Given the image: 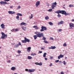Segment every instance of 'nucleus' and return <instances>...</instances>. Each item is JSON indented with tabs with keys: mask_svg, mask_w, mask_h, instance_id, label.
Wrapping results in <instances>:
<instances>
[{
	"mask_svg": "<svg viewBox=\"0 0 74 74\" xmlns=\"http://www.w3.org/2000/svg\"><path fill=\"white\" fill-rule=\"evenodd\" d=\"M35 34H36V35L34 36V40H36V39L38 37H39V38H40V37H43V36H44V34H43V33H41L40 32H35Z\"/></svg>",
	"mask_w": 74,
	"mask_h": 74,
	"instance_id": "nucleus-1",
	"label": "nucleus"
},
{
	"mask_svg": "<svg viewBox=\"0 0 74 74\" xmlns=\"http://www.w3.org/2000/svg\"><path fill=\"white\" fill-rule=\"evenodd\" d=\"M22 43H26V42H29L30 39L27 38L26 37H24V40H21Z\"/></svg>",
	"mask_w": 74,
	"mask_h": 74,
	"instance_id": "nucleus-2",
	"label": "nucleus"
},
{
	"mask_svg": "<svg viewBox=\"0 0 74 74\" xmlns=\"http://www.w3.org/2000/svg\"><path fill=\"white\" fill-rule=\"evenodd\" d=\"M1 34L2 35L1 38H2V39H4L5 38V37H7V35L5 34L3 32H1Z\"/></svg>",
	"mask_w": 74,
	"mask_h": 74,
	"instance_id": "nucleus-3",
	"label": "nucleus"
},
{
	"mask_svg": "<svg viewBox=\"0 0 74 74\" xmlns=\"http://www.w3.org/2000/svg\"><path fill=\"white\" fill-rule=\"evenodd\" d=\"M17 16L16 17V19L17 20H19V16H22V14H21L18 13L16 14Z\"/></svg>",
	"mask_w": 74,
	"mask_h": 74,
	"instance_id": "nucleus-4",
	"label": "nucleus"
},
{
	"mask_svg": "<svg viewBox=\"0 0 74 74\" xmlns=\"http://www.w3.org/2000/svg\"><path fill=\"white\" fill-rule=\"evenodd\" d=\"M69 29H73V28H74V24L73 23H70L69 24Z\"/></svg>",
	"mask_w": 74,
	"mask_h": 74,
	"instance_id": "nucleus-5",
	"label": "nucleus"
},
{
	"mask_svg": "<svg viewBox=\"0 0 74 74\" xmlns=\"http://www.w3.org/2000/svg\"><path fill=\"white\" fill-rule=\"evenodd\" d=\"M41 28V29L40 30L41 32H44V30H47V28L45 27L42 26Z\"/></svg>",
	"mask_w": 74,
	"mask_h": 74,
	"instance_id": "nucleus-6",
	"label": "nucleus"
},
{
	"mask_svg": "<svg viewBox=\"0 0 74 74\" xmlns=\"http://www.w3.org/2000/svg\"><path fill=\"white\" fill-rule=\"evenodd\" d=\"M8 13L9 14H10L11 15H13V14H14L15 13V12H14V11H8Z\"/></svg>",
	"mask_w": 74,
	"mask_h": 74,
	"instance_id": "nucleus-7",
	"label": "nucleus"
},
{
	"mask_svg": "<svg viewBox=\"0 0 74 74\" xmlns=\"http://www.w3.org/2000/svg\"><path fill=\"white\" fill-rule=\"evenodd\" d=\"M0 3L1 5H4V4H7V3L6 2H4L3 1H1L0 2Z\"/></svg>",
	"mask_w": 74,
	"mask_h": 74,
	"instance_id": "nucleus-8",
	"label": "nucleus"
},
{
	"mask_svg": "<svg viewBox=\"0 0 74 74\" xmlns=\"http://www.w3.org/2000/svg\"><path fill=\"white\" fill-rule=\"evenodd\" d=\"M64 56V55L60 54V55L58 56V59H60V58H63Z\"/></svg>",
	"mask_w": 74,
	"mask_h": 74,
	"instance_id": "nucleus-9",
	"label": "nucleus"
},
{
	"mask_svg": "<svg viewBox=\"0 0 74 74\" xmlns=\"http://www.w3.org/2000/svg\"><path fill=\"white\" fill-rule=\"evenodd\" d=\"M66 12L65 10H61V14H62L63 15H65L66 14Z\"/></svg>",
	"mask_w": 74,
	"mask_h": 74,
	"instance_id": "nucleus-10",
	"label": "nucleus"
},
{
	"mask_svg": "<svg viewBox=\"0 0 74 74\" xmlns=\"http://www.w3.org/2000/svg\"><path fill=\"white\" fill-rule=\"evenodd\" d=\"M56 48V47L51 46V47H49V49H54Z\"/></svg>",
	"mask_w": 74,
	"mask_h": 74,
	"instance_id": "nucleus-11",
	"label": "nucleus"
},
{
	"mask_svg": "<svg viewBox=\"0 0 74 74\" xmlns=\"http://www.w3.org/2000/svg\"><path fill=\"white\" fill-rule=\"evenodd\" d=\"M16 69V68L15 67H12L11 68V70L12 71H15Z\"/></svg>",
	"mask_w": 74,
	"mask_h": 74,
	"instance_id": "nucleus-12",
	"label": "nucleus"
},
{
	"mask_svg": "<svg viewBox=\"0 0 74 74\" xmlns=\"http://www.w3.org/2000/svg\"><path fill=\"white\" fill-rule=\"evenodd\" d=\"M35 69H29V72L32 73V72H34L35 71Z\"/></svg>",
	"mask_w": 74,
	"mask_h": 74,
	"instance_id": "nucleus-13",
	"label": "nucleus"
},
{
	"mask_svg": "<svg viewBox=\"0 0 74 74\" xmlns=\"http://www.w3.org/2000/svg\"><path fill=\"white\" fill-rule=\"evenodd\" d=\"M63 23V21H61L58 23V25H62Z\"/></svg>",
	"mask_w": 74,
	"mask_h": 74,
	"instance_id": "nucleus-14",
	"label": "nucleus"
},
{
	"mask_svg": "<svg viewBox=\"0 0 74 74\" xmlns=\"http://www.w3.org/2000/svg\"><path fill=\"white\" fill-rule=\"evenodd\" d=\"M2 29H5V25L2 23L1 25Z\"/></svg>",
	"mask_w": 74,
	"mask_h": 74,
	"instance_id": "nucleus-15",
	"label": "nucleus"
},
{
	"mask_svg": "<svg viewBox=\"0 0 74 74\" xmlns=\"http://www.w3.org/2000/svg\"><path fill=\"white\" fill-rule=\"evenodd\" d=\"M55 13H56L57 14H59L60 13H61V10H58L57 11H56L55 12Z\"/></svg>",
	"mask_w": 74,
	"mask_h": 74,
	"instance_id": "nucleus-16",
	"label": "nucleus"
},
{
	"mask_svg": "<svg viewBox=\"0 0 74 74\" xmlns=\"http://www.w3.org/2000/svg\"><path fill=\"white\" fill-rule=\"evenodd\" d=\"M21 25H24V26H26L27 24L26 23L23 22L21 23Z\"/></svg>",
	"mask_w": 74,
	"mask_h": 74,
	"instance_id": "nucleus-17",
	"label": "nucleus"
},
{
	"mask_svg": "<svg viewBox=\"0 0 74 74\" xmlns=\"http://www.w3.org/2000/svg\"><path fill=\"white\" fill-rule=\"evenodd\" d=\"M21 28L23 30H24V31H25V30H26V27H25L23 26H22Z\"/></svg>",
	"mask_w": 74,
	"mask_h": 74,
	"instance_id": "nucleus-18",
	"label": "nucleus"
},
{
	"mask_svg": "<svg viewBox=\"0 0 74 74\" xmlns=\"http://www.w3.org/2000/svg\"><path fill=\"white\" fill-rule=\"evenodd\" d=\"M30 49H31V47H29L27 48V51H28V52H30Z\"/></svg>",
	"mask_w": 74,
	"mask_h": 74,
	"instance_id": "nucleus-19",
	"label": "nucleus"
},
{
	"mask_svg": "<svg viewBox=\"0 0 74 74\" xmlns=\"http://www.w3.org/2000/svg\"><path fill=\"white\" fill-rule=\"evenodd\" d=\"M19 29H20L19 28H16V29H14V32H18V31L19 30Z\"/></svg>",
	"mask_w": 74,
	"mask_h": 74,
	"instance_id": "nucleus-20",
	"label": "nucleus"
},
{
	"mask_svg": "<svg viewBox=\"0 0 74 74\" xmlns=\"http://www.w3.org/2000/svg\"><path fill=\"white\" fill-rule=\"evenodd\" d=\"M40 2L39 1H38L36 3V5H40Z\"/></svg>",
	"mask_w": 74,
	"mask_h": 74,
	"instance_id": "nucleus-21",
	"label": "nucleus"
},
{
	"mask_svg": "<svg viewBox=\"0 0 74 74\" xmlns=\"http://www.w3.org/2000/svg\"><path fill=\"white\" fill-rule=\"evenodd\" d=\"M56 5H51V7L52 8V9H54L55 8V7H56Z\"/></svg>",
	"mask_w": 74,
	"mask_h": 74,
	"instance_id": "nucleus-22",
	"label": "nucleus"
},
{
	"mask_svg": "<svg viewBox=\"0 0 74 74\" xmlns=\"http://www.w3.org/2000/svg\"><path fill=\"white\" fill-rule=\"evenodd\" d=\"M19 47V46L17 44H16L14 45V48H18Z\"/></svg>",
	"mask_w": 74,
	"mask_h": 74,
	"instance_id": "nucleus-23",
	"label": "nucleus"
},
{
	"mask_svg": "<svg viewBox=\"0 0 74 74\" xmlns=\"http://www.w3.org/2000/svg\"><path fill=\"white\" fill-rule=\"evenodd\" d=\"M47 55V53H45L43 55V57L44 58H45L46 57V55Z\"/></svg>",
	"mask_w": 74,
	"mask_h": 74,
	"instance_id": "nucleus-24",
	"label": "nucleus"
},
{
	"mask_svg": "<svg viewBox=\"0 0 74 74\" xmlns=\"http://www.w3.org/2000/svg\"><path fill=\"white\" fill-rule=\"evenodd\" d=\"M69 7H74V5L70 4L69 5Z\"/></svg>",
	"mask_w": 74,
	"mask_h": 74,
	"instance_id": "nucleus-25",
	"label": "nucleus"
},
{
	"mask_svg": "<svg viewBox=\"0 0 74 74\" xmlns=\"http://www.w3.org/2000/svg\"><path fill=\"white\" fill-rule=\"evenodd\" d=\"M31 56H35V55H36V53H31Z\"/></svg>",
	"mask_w": 74,
	"mask_h": 74,
	"instance_id": "nucleus-26",
	"label": "nucleus"
},
{
	"mask_svg": "<svg viewBox=\"0 0 74 74\" xmlns=\"http://www.w3.org/2000/svg\"><path fill=\"white\" fill-rule=\"evenodd\" d=\"M45 19L46 20H48V19H49V17L48 16H46L45 17Z\"/></svg>",
	"mask_w": 74,
	"mask_h": 74,
	"instance_id": "nucleus-27",
	"label": "nucleus"
},
{
	"mask_svg": "<svg viewBox=\"0 0 74 74\" xmlns=\"http://www.w3.org/2000/svg\"><path fill=\"white\" fill-rule=\"evenodd\" d=\"M52 4L54 5H56H56H57V3H56V2H55L54 3H52Z\"/></svg>",
	"mask_w": 74,
	"mask_h": 74,
	"instance_id": "nucleus-28",
	"label": "nucleus"
},
{
	"mask_svg": "<svg viewBox=\"0 0 74 74\" xmlns=\"http://www.w3.org/2000/svg\"><path fill=\"white\" fill-rule=\"evenodd\" d=\"M42 37H43L42 38V40H46V39H47V38H45V37H44V36H42Z\"/></svg>",
	"mask_w": 74,
	"mask_h": 74,
	"instance_id": "nucleus-29",
	"label": "nucleus"
},
{
	"mask_svg": "<svg viewBox=\"0 0 74 74\" xmlns=\"http://www.w3.org/2000/svg\"><path fill=\"white\" fill-rule=\"evenodd\" d=\"M49 25H51V26H52V25H53V23L51 22H49Z\"/></svg>",
	"mask_w": 74,
	"mask_h": 74,
	"instance_id": "nucleus-30",
	"label": "nucleus"
},
{
	"mask_svg": "<svg viewBox=\"0 0 74 74\" xmlns=\"http://www.w3.org/2000/svg\"><path fill=\"white\" fill-rule=\"evenodd\" d=\"M43 42L45 43L46 44H47L48 43V41H47L46 40H45Z\"/></svg>",
	"mask_w": 74,
	"mask_h": 74,
	"instance_id": "nucleus-31",
	"label": "nucleus"
},
{
	"mask_svg": "<svg viewBox=\"0 0 74 74\" xmlns=\"http://www.w3.org/2000/svg\"><path fill=\"white\" fill-rule=\"evenodd\" d=\"M28 59H32V57L30 56H28Z\"/></svg>",
	"mask_w": 74,
	"mask_h": 74,
	"instance_id": "nucleus-32",
	"label": "nucleus"
},
{
	"mask_svg": "<svg viewBox=\"0 0 74 74\" xmlns=\"http://www.w3.org/2000/svg\"><path fill=\"white\" fill-rule=\"evenodd\" d=\"M38 65L40 66H42V63L41 62H40V63H38Z\"/></svg>",
	"mask_w": 74,
	"mask_h": 74,
	"instance_id": "nucleus-33",
	"label": "nucleus"
},
{
	"mask_svg": "<svg viewBox=\"0 0 74 74\" xmlns=\"http://www.w3.org/2000/svg\"><path fill=\"white\" fill-rule=\"evenodd\" d=\"M63 47H66L67 46V44H66V43H64L63 44Z\"/></svg>",
	"mask_w": 74,
	"mask_h": 74,
	"instance_id": "nucleus-34",
	"label": "nucleus"
},
{
	"mask_svg": "<svg viewBox=\"0 0 74 74\" xmlns=\"http://www.w3.org/2000/svg\"><path fill=\"white\" fill-rule=\"evenodd\" d=\"M33 18V14H31V16H29V19H31Z\"/></svg>",
	"mask_w": 74,
	"mask_h": 74,
	"instance_id": "nucleus-35",
	"label": "nucleus"
},
{
	"mask_svg": "<svg viewBox=\"0 0 74 74\" xmlns=\"http://www.w3.org/2000/svg\"><path fill=\"white\" fill-rule=\"evenodd\" d=\"M52 8H51L49 10H48L47 11L49 12H51V11H52Z\"/></svg>",
	"mask_w": 74,
	"mask_h": 74,
	"instance_id": "nucleus-36",
	"label": "nucleus"
},
{
	"mask_svg": "<svg viewBox=\"0 0 74 74\" xmlns=\"http://www.w3.org/2000/svg\"><path fill=\"white\" fill-rule=\"evenodd\" d=\"M21 8V6L20 5H18V7L17 8V10H19V9H20Z\"/></svg>",
	"mask_w": 74,
	"mask_h": 74,
	"instance_id": "nucleus-37",
	"label": "nucleus"
},
{
	"mask_svg": "<svg viewBox=\"0 0 74 74\" xmlns=\"http://www.w3.org/2000/svg\"><path fill=\"white\" fill-rule=\"evenodd\" d=\"M17 45H18V46H19V45H21V42H18V44H17Z\"/></svg>",
	"mask_w": 74,
	"mask_h": 74,
	"instance_id": "nucleus-38",
	"label": "nucleus"
},
{
	"mask_svg": "<svg viewBox=\"0 0 74 74\" xmlns=\"http://www.w3.org/2000/svg\"><path fill=\"white\" fill-rule=\"evenodd\" d=\"M62 29H58V32H62Z\"/></svg>",
	"mask_w": 74,
	"mask_h": 74,
	"instance_id": "nucleus-39",
	"label": "nucleus"
},
{
	"mask_svg": "<svg viewBox=\"0 0 74 74\" xmlns=\"http://www.w3.org/2000/svg\"><path fill=\"white\" fill-rule=\"evenodd\" d=\"M64 63L63 64H64V65H66V62H65V61H63Z\"/></svg>",
	"mask_w": 74,
	"mask_h": 74,
	"instance_id": "nucleus-40",
	"label": "nucleus"
},
{
	"mask_svg": "<svg viewBox=\"0 0 74 74\" xmlns=\"http://www.w3.org/2000/svg\"><path fill=\"white\" fill-rule=\"evenodd\" d=\"M57 16L58 17V18H60V17L61 16V15H60V14H58L57 15Z\"/></svg>",
	"mask_w": 74,
	"mask_h": 74,
	"instance_id": "nucleus-41",
	"label": "nucleus"
},
{
	"mask_svg": "<svg viewBox=\"0 0 74 74\" xmlns=\"http://www.w3.org/2000/svg\"><path fill=\"white\" fill-rule=\"evenodd\" d=\"M65 16H67V15H70V13H66H66L65 14Z\"/></svg>",
	"mask_w": 74,
	"mask_h": 74,
	"instance_id": "nucleus-42",
	"label": "nucleus"
},
{
	"mask_svg": "<svg viewBox=\"0 0 74 74\" xmlns=\"http://www.w3.org/2000/svg\"><path fill=\"white\" fill-rule=\"evenodd\" d=\"M25 71H28V73H29V70L27 69H25Z\"/></svg>",
	"mask_w": 74,
	"mask_h": 74,
	"instance_id": "nucleus-43",
	"label": "nucleus"
},
{
	"mask_svg": "<svg viewBox=\"0 0 74 74\" xmlns=\"http://www.w3.org/2000/svg\"><path fill=\"white\" fill-rule=\"evenodd\" d=\"M7 63H11V60H9L8 61H7Z\"/></svg>",
	"mask_w": 74,
	"mask_h": 74,
	"instance_id": "nucleus-44",
	"label": "nucleus"
},
{
	"mask_svg": "<svg viewBox=\"0 0 74 74\" xmlns=\"http://www.w3.org/2000/svg\"><path fill=\"white\" fill-rule=\"evenodd\" d=\"M49 39L51 40H53V38L52 37H50Z\"/></svg>",
	"mask_w": 74,
	"mask_h": 74,
	"instance_id": "nucleus-45",
	"label": "nucleus"
},
{
	"mask_svg": "<svg viewBox=\"0 0 74 74\" xmlns=\"http://www.w3.org/2000/svg\"><path fill=\"white\" fill-rule=\"evenodd\" d=\"M59 62V60H57L55 61V62L56 63H58V62Z\"/></svg>",
	"mask_w": 74,
	"mask_h": 74,
	"instance_id": "nucleus-46",
	"label": "nucleus"
},
{
	"mask_svg": "<svg viewBox=\"0 0 74 74\" xmlns=\"http://www.w3.org/2000/svg\"><path fill=\"white\" fill-rule=\"evenodd\" d=\"M33 28H36V27H37V26H34L33 27Z\"/></svg>",
	"mask_w": 74,
	"mask_h": 74,
	"instance_id": "nucleus-47",
	"label": "nucleus"
},
{
	"mask_svg": "<svg viewBox=\"0 0 74 74\" xmlns=\"http://www.w3.org/2000/svg\"><path fill=\"white\" fill-rule=\"evenodd\" d=\"M21 53V51L20 50H18V53Z\"/></svg>",
	"mask_w": 74,
	"mask_h": 74,
	"instance_id": "nucleus-48",
	"label": "nucleus"
},
{
	"mask_svg": "<svg viewBox=\"0 0 74 74\" xmlns=\"http://www.w3.org/2000/svg\"><path fill=\"white\" fill-rule=\"evenodd\" d=\"M50 59H53V57L50 56Z\"/></svg>",
	"mask_w": 74,
	"mask_h": 74,
	"instance_id": "nucleus-49",
	"label": "nucleus"
},
{
	"mask_svg": "<svg viewBox=\"0 0 74 74\" xmlns=\"http://www.w3.org/2000/svg\"><path fill=\"white\" fill-rule=\"evenodd\" d=\"M38 62H36L35 63V64H36V65H38Z\"/></svg>",
	"mask_w": 74,
	"mask_h": 74,
	"instance_id": "nucleus-50",
	"label": "nucleus"
},
{
	"mask_svg": "<svg viewBox=\"0 0 74 74\" xmlns=\"http://www.w3.org/2000/svg\"><path fill=\"white\" fill-rule=\"evenodd\" d=\"M45 60H48V58H45Z\"/></svg>",
	"mask_w": 74,
	"mask_h": 74,
	"instance_id": "nucleus-51",
	"label": "nucleus"
},
{
	"mask_svg": "<svg viewBox=\"0 0 74 74\" xmlns=\"http://www.w3.org/2000/svg\"><path fill=\"white\" fill-rule=\"evenodd\" d=\"M10 1V0H5L4 1Z\"/></svg>",
	"mask_w": 74,
	"mask_h": 74,
	"instance_id": "nucleus-52",
	"label": "nucleus"
},
{
	"mask_svg": "<svg viewBox=\"0 0 74 74\" xmlns=\"http://www.w3.org/2000/svg\"><path fill=\"white\" fill-rule=\"evenodd\" d=\"M39 28L38 27H37H37L36 28H35V29L36 30H38V29Z\"/></svg>",
	"mask_w": 74,
	"mask_h": 74,
	"instance_id": "nucleus-53",
	"label": "nucleus"
},
{
	"mask_svg": "<svg viewBox=\"0 0 74 74\" xmlns=\"http://www.w3.org/2000/svg\"><path fill=\"white\" fill-rule=\"evenodd\" d=\"M14 7L13 6H10V8H12Z\"/></svg>",
	"mask_w": 74,
	"mask_h": 74,
	"instance_id": "nucleus-54",
	"label": "nucleus"
},
{
	"mask_svg": "<svg viewBox=\"0 0 74 74\" xmlns=\"http://www.w3.org/2000/svg\"><path fill=\"white\" fill-rule=\"evenodd\" d=\"M52 66V63H51V64L49 65V66H50V67Z\"/></svg>",
	"mask_w": 74,
	"mask_h": 74,
	"instance_id": "nucleus-55",
	"label": "nucleus"
},
{
	"mask_svg": "<svg viewBox=\"0 0 74 74\" xmlns=\"http://www.w3.org/2000/svg\"><path fill=\"white\" fill-rule=\"evenodd\" d=\"M14 29H12L11 30V32H14Z\"/></svg>",
	"mask_w": 74,
	"mask_h": 74,
	"instance_id": "nucleus-56",
	"label": "nucleus"
},
{
	"mask_svg": "<svg viewBox=\"0 0 74 74\" xmlns=\"http://www.w3.org/2000/svg\"><path fill=\"white\" fill-rule=\"evenodd\" d=\"M59 62L60 63H63V62H62V61H60Z\"/></svg>",
	"mask_w": 74,
	"mask_h": 74,
	"instance_id": "nucleus-57",
	"label": "nucleus"
},
{
	"mask_svg": "<svg viewBox=\"0 0 74 74\" xmlns=\"http://www.w3.org/2000/svg\"><path fill=\"white\" fill-rule=\"evenodd\" d=\"M42 51H39V53H42Z\"/></svg>",
	"mask_w": 74,
	"mask_h": 74,
	"instance_id": "nucleus-58",
	"label": "nucleus"
},
{
	"mask_svg": "<svg viewBox=\"0 0 74 74\" xmlns=\"http://www.w3.org/2000/svg\"><path fill=\"white\" fill-rule=\"evenodd\" d=\"M38 5H36V7L37 8H38Z\"/></svg>",
	"mask_w": 74,
	"mask_h": 74,
	"instance_id": "nucleus-59",
	"label": "nucleus"
},
{
	"mask_svg": "<svg viewBox=\"0 0 74 74\" xmlns=\"http://www.w3.org/2000/svg\"><path fill=\"white\" fill-rule=\"evenodd\" d=\"M41 49L42 50V49H44V48H42V47H41Z\"/></svg>",
	"mask_w": 74,
	"mask_h": 74,
	"instance_id": "nucleus-60",
	"label": "nucleus"
},
{
	"mask_svg": "<svg viewBox=\"0 0 74 74\" xmlns=\"http://www.w3.org/2000/svg\"><path fill=\"white\" fill-rule=\"evenodd\" d=\"M72 22H73L74 21V19H72Z\"/></svg>",
	"mask_w": 74,
	"mask_h": 74,
	"instance_id": "nucleus-61",
	"label": "nucleus"
},
{
	"mask_svg": "<svg viewBox=\"0 0 74 74\" xmlns=\"http://www.w3.org/2000/svg\"><path fill=\"white\" fill-rule=\"evenodd\" d=\"M20 20H22V18H21V19H20Z\"/></svg>",
	"mask_w": 74,
	"mask_h": 74,
	"instance_id": "nucleus-62",
	"label": "nucleus"
},
{
	"mask_svg": "<svg viewBox=\"0 0 74 74\" xmlns=\"http://www.w3.org/2000/svg\"><path fill=\"white\" fill-rule=\"evenodd\" d=\"M14 74H17V73H14Z\"/></svg>",
	"mask_w": 74,
	"mask_h": 74,
	"instance_id": "nucleus-63",
	"label": "nucleus"
},
{
	"mask_svg": "<svg viewBox=\"0 0 74 74\" xmlns=\"http://www.w3.org/2000/svg\"><path fill=\"white\" fill-rule=\"evenodd\" d=\"M65 59H67V57H66L65 58Z\"/></svg>",
	"mask_w": 74,
	"mask_h": 74,
	"instance_id": "nucleus-64",
	"label": "nucleus"
}]
</instances>
